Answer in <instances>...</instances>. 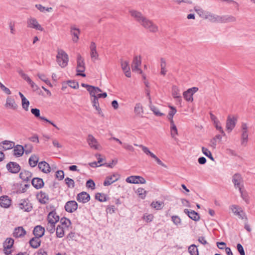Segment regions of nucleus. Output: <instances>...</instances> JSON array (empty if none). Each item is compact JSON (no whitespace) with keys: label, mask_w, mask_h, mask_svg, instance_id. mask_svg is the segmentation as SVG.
Here are the masks:
<instances>
[{"label":"nucleus","mask_w":255,"mask_h":255,"mask_svg":"<svg viewBox=\"0 0 255 255\" xmlns=\"http://www.w3.org/2000/svg\"><path fill=\"white\" fill-rule=\"evenodd\" d=\"M57 62L60 66L63 68L67 66L69 58L67 54L62 49H58L56 56Z\"/></svg>","instance_id":"f257e3e1"},{"label":"nucleus","mask_w":255,"mask_h":255,"mask_svg":"<svg viewBox=\"0 0 255 255\" xmlns=\"http://www.w3.org/2000/svg\"><path fill=\"white\" fill-rule=\"evenodd\" d=\"M143 27L148 30L149 32L156 33L158 31V27L151 20L145 17L141 23Z\"/></svg>","instance_id":"f03ea898"},{"label":"nucleus","mask_w":255,"mask_h":255,"mask_svg":"<svg viewBox=\"0 0 255 255\" xmlns=\"http://www.w3.org/2000/svg\"><path fill=\"white\" fill-rule=\"evenodd\" d=\"M77 75L85 77L86 76V75L83 73L85 70V63L84 62V59L82 58V56L79 54H78L77 55Z\"/></svg>","instance_id":"7ed1b4c3"},{"label":"nucleus","mask_w":255,"mask_h":255,"mask_svg":"<svg viewBox=\"0 0 255 255\" xmlns=\"http://www.w3.org/2000/svg\"><path fill=\"white\" fill-rule=\"evenodd\" d=\"M129 13L130 16L140 25L146 17L140 11L135 9H129Z\"/></svg>","instance_id":"20e7f679"},{"label":"nucleus","mask_w":255,"mask_h":255,"mask_svg":"<svg viewBox=\"0 0 255 255\" xmlns=\"http://www.w3.org/2000/svg\"><path fill=\"white\" fill-rule=\"evenodd\" d=\"M141 61L140 56H135L133 58L131 64V69L132 71L141 74L142 73V70L139 68L141 65Z\"/></svg>","instance_id":"39448f33"},{"label":"nucleus","mask_w":255,"mask_h":255,"mask_svg":"<svg viewBox=\"0 0 255 255\" xmlns=\"http://www.w3.org/2000/svg\"><path fill=\"white\" fill-rule=\"evenodd\" d=\"M120 178V175L117 173H114L111 175L107 176L104 182L103 185L107 186L118 181Z\"/></svg>","instance_id":"423d86ee"},{"label":"nucleus","mask_w":255,"mask_h":255,"mask_svg":"<svg viewBox=\"0 0 255 255\" xmlns=\"http://www.w3.org/2000/svg\"><path fill=\"white\" fill-rule=\"evenodd\" d=\"M232 182L236 188L241 189L244 188L243 179L239 173H236L233 175Z\"/></svg>","instance_id":"0eeeda50"},{"label":"nucleus","mask_w":255,"mask_h":255,"mask_svg":"<svg viewBox=\"0 0 255 255\" xmlns=\"http://www.w3.org/2000/svg\"><path fill=\"white\" fill-rule=\"evenodd\" d=\"M198 91V88L194 87L188 89L185 91L183 96L184 98L188 102H192L193 101V95L194 93Z\"/></svg>","instance_id":"6e6552de"},{"label":"nucleus","mask_w":255,"mask_h":255,"mask_svg":"<svg viewBox=\"0 0 255 255\" xmlns=\"http://www.w3.org/2000/svg\"><path fill=\"white\" fill-rule=\"evenodd\" d=\"M27 27L39 31H42L44 30L43 28L39 24L38 22L35 18H29L27 19Z\"/></svg>","instance_id":"1a4fd4ad"},{"label":"nucleus","mask_w":255,"mask_h":255,"mask_svg":"<svg viewBox=\"0 0 255 255\" xmlns=\"http://www.w3.org/2000/svg\"><path fill=\"white\" fill-rule=\"evenodd\" d=\"M81 86L83 87L87 88V91L89 92L90 95L92 97L93 106V107H96V87L84 83H82Z\"/></svg>","instance_id":"9d476101"},{"label":"nucleus","mask_w":255,"mask_h":255,"mask_svg":"<svg viewBox=\"0 0 255 255\" xmlns=\"http://www.w3.org/2000/svg\"><path fill=\"white\" fill-rule=\"evenodd\" d=\"M127 182L132 184H145L146 181L144 178L140 176H131L126 179Z\"/></svg>","instance_id":"9b49d317"},{"label":"nucleus","mask_w":255,"mask_h":255,"mask_svg":"<svg viewBox=\"0 0 255 255\" xmlns=\"http://www.w3.org/2000/svg\"><path fill=\"white\" fill-rule=\"evenodd\" d=\"M237 119L235 117L229 116L226 121V128L229 132H231L235 127Z\"/></svg>","instance_id":"f8f14e48"},{"label":"nucleus","mask_w":255,"mask_h":255,"mask_svg":"<svg viewBox=\"0 0 255 255\" xmlns=\"http://www.w3.org/2000/svg\"><path fill=\"white\" fill-rule=\"evenodd\" d=\"M7 170L12 173H17L20 170V166L15 162H9L6 166Z\"/></svg>","instance_id":"ddd939ff"},{"label":"nucleus","mask_w":255,"mask_h":255,"mask_svg":"<svg viewBox=\"0 0 255 255\" xmlns=\"http://www.w3.org/2000/svg\"><path fill=\"white\" fill-rule=\"evenodd\" d=\"M31 113L35 116L36 118H39L40 120H43L44 121H46V122L50 124L51 125H52L54 127H55L57 129H59V128L58 127L56 126V125L52 122L48 120L47 119L45 118L44 117H41L40 116V110L38 109L34 108V109H31Z\"/></svg>","instance_id":"4468645a"},{"label":"nucleus","mask_w":255,"mask_h":255,"mask_svg":"<svg viewBox=\"0 0 255 255\" xmlns=\"http://www.w3.org/2000/svg\"><path fill=\"white\" fill-rule=\"evenodd\" d=\"M64 207L67 212L73 213L77 210L78 204L75 201H69L65 204Z\"/></svg>","instance_id":"2eb2a0df"},{"label":"nucleus","mask_w":255,"mask_h":255,"mask_svg":"<svg viewBox=\"0 0 255 255\" xmlns=\"http://www.w3.org/2000/svg\"><path fill=\"white\" fill-rule=\"evenodd\" d=\"M17 206L20 209L26 212L30 211L32 208L31 204L25 200H21Z\"/></svg>","instance_id":"dca6fc26"},{"label":"nucleus","mask_w":255,"mask_h":255,"mask_svg":"<svg viewBox=\"0 0 255 255\" xmlns=\"http://www.w3.org/2000/svg\"><path fill=\"white\" fill-rule=\"evenodd\" d=\"M80 33V29L77 28L75 25H72L71 26L70 34L73 36L72 40L74 42H77L78 41Z\"/></svg>","instance_id":"f3484780"},{"label":"nucleus","mask_w":255,"mask_h":255,"mask_svg":"<svg viewBox=\"0 0 255 255\" xmlns=\"http://www.w3.org/2000/svg\"><path fill=\"white\" fill-rule=\"evenodd\" d=\"M76 199L78 202L85 203L90 200V196L86 192H82L77 195Z\"/></svg>","instance_id":"a211bd4d"},{"label":"nucleus","mask_w":255,"mask_h":255,"mask_svg":"<svg viewBox=\"0 0 255 255\" xmlns=\"http://www.w3.org/2000/svg\"><path fill=\"white\" fill-rule=\"evenodd\" d=\"M184 212L187 214L190 219L195 221H197L200 220L199 214L193 210L185 209Z\"/></svg>","instance_id":"6ab92c4d"},{"label":"nucleus","mask_w":255,"mask_h":255,"mask_svg":"<svg viewBox=\"0 0 255 255\" xmlns=\"http://www.w3.org/2000/svg\"><path fill=\"white\" fill-rule=\"evenodd\" d=\"M11 205V200L7 196L0 197V206L4 208H8Z\"/></svg>","instance_id":"aec40b11"},{"label":"nucleus","mask_w":255,"mask_h":255,"mask_svg":"<svg viewBox=\"0 0 255 255\" xmlns=\"http://www.w3.org/2000/svg\"><path fill=\"white\" fill-rule=\"evenodd\" d=\"M5 107L12 110H16L17 108V105L15 103L14 100L11 97L9 96L6 98Z\"/></svg>","instance_id":"412c9836"},{"label":"nucleus","mask_w":255,"mask_h":255,"mask_svg":"<svg viewBox=\"0 0 255 255\" xmlns=\"http://www.w3.org/2000/svg\"><path fill=\"white\" fill-rule=\"evenodd\" d=\"M45 233V229L40 225L36 226L34 228L33 233L35 237L39 238L42 237Z\"/></svg>","instance_id":"4be33fe9"},{"label":"nucleus","mask_w":255,"mask_h":255,"mask_svg":"<svg viewBox=\"0 0 255 255\" xmlns=\"http://www.w3.org/2000/svg\"><path fill=\"white\" fill-rule=\"evenodd\" d=\"M13 148H14L13 149V155L16 157H19L21 156L24 152V147L22 145L17 144L16 145L14 146Z\"/></svg>","instance_id":"5701e85b"},{"label":"nucleus","mask_w":255,"mask_h":255,"mask_svg":"<svg viewBox=\"0 0 255 255\" xmlns=\"http://www.w3.org/2000/svg\"><path fill=\"white\" fill-rule=\"evenodd\" d=\"M26 233V231L22 227H18L15 228L13 233V236L15 238H21L23 237Z\"/></svg>","instance_id":"b1692460"},{"label":"nucleus","mask_w":255,"mask_h":255,"mask_svg":"<svg viewBox=\"0 0 255 255\" xmlns=\"http://www.w3.org/2000/svg\"><path fill=\"white\" fill-rule=\"evenodd\" d=\"M59 220V216L53 211L50 212L47 216V221L51 224H56Z\"/></svg>","instance_id":"393cba45"},{"label":"nucleus","mask_w":255,"mask_h":255,"mask_svg":"<svg viewBox=\"0 0 255 255\" xmlns=\"http://www.w3.org/2000/svg\"><path fill=\"white\" fill-rule=\"evenodd\" d=\"M32 185L37 189L41 188L44 186V182L42 179L40 178H34L31 181Z\"/></svg>","instance_id":"a878e982"},{"label":"nucleus","mask_w":255,"mask_h":255,"mask_svg":"<svg viewBox=\"0 0 255 255\" xmlns=\"http://www.w3.org/2000/svg\"><path fill=\"white\" fill-rule=\"evenodd\" d=\"M121 66L123 70L125 72V75L127 77H131V73L130 71V68L129 66L128 62L127 61H122Z\"/></svg>","instance_id":"bb28decb"},{"label":"nucleus","mask_w":255,"mask_h":255,"mask_svg":"<svg viewBox=\"0 0 255 255\" xmlns=\"http://www.w3.org/2000/svg\"><path fill=\"white\" fill-rule=\"evenodd\" d=\"M166 65L167 63L165 58L161 57L160 58V66L161 69L160 74L161 75L165 76L166 74V73L167 72Z\"/></svg>","instance_id":"cd10ccee"},{"label":"nucleus","mask_w":255,"mask_h":255,"mask_svg":"<svg viewBox=\"0 0 255 255\" xmlns=\"http://www.w3.org/2000/svg\"><path fill=\"white\" fill-rule=\"evenodd\" d=\"M38 168L43 172L47 173L50 171L49 165L45 161H41L38 163Z\"/></svg>","instance_id":"c85d7f7f"},{"label":"nucleus","mask_w":255,"mask_h":255,"mask_svg":"<svg viewBox=\"0 0 255 255\" xmlns=\"http://www.w3.org/2000/svg\"><path fill=\"white\" fill-rule=\"evenodd\" d=\"M134 113L135 115L140 117H142L143 114V106L140 103H137L135 105L134 108Z\"/></svg>","instance_id":"c756f323"},{"label":"nucleus","mask_w":255,"mask_h":255,"mask_svg":"<svg viewBox=\"0 0 255 255\" xmlns=\"http://www.w3.org/2000/svg\"><path fill=\"white\" fill-rule=\"evenodd\" d=\"M37 198L39 202L41 204H46L49 200L48 195L46 193L42 191L37 194Z\"/></svg>","instance_id":"7c9ffc66"},{"label":"nucleus","mask_w":255,"mask_h":255,"mask_svg":"<svg viewBox=\"0 0 255 255\" xmlns=\"http://www.w3.org/2000/svg\"><path fill=\"white\" fill-rule=\"evenodd\" d=\"M172 95L174 98L176 99L177 101L179 102H180L181 101V96L180 93V90L176 86H172Z\"/></svg>","instance_id":"2f4dec72"},{"label":"nucleus","mask_w":255,"mask_h":255,"mask_svg":"<svg viewBox=\"0 0 255 255\" xmlns=\"http://www.w3.org/2000/svg\"><path fill=\"white\" fill-rule=\"evenodd\" d=\"M40 238L35 237L31 239L29 242L30 246L34 249L38 248L41 244Z\"/></svg>","instance_id":"473e14b6"},{"label":"nucleus","mask_w":255,"mask_h":255,"mask_svg":"<svg viewBox=\"0 0 255 255\" xmlns=\"http://www.w3.org/2000/svg\"><path fill=\"white\" fill-rule=\"evenodd\" d=\"M32 176V173L27 170H23L19 174V177L23 181L29 180Z\"/></svg>","instance_id":"72a5a7b5"},{"label":"nucleus","mask_w":255,"mask_h":255,"mask_svg":"<svg viewBox=\"0 0 255 255\" xmlns=\"http://www.w3.org/2000/svg\"><path fill=\"white\" fill-rule=\"evenodd\" d=\"M38 160V156L35 154H33L29 158V164L31 167H34L37 165Z\"/></svg>","instance_id":"f704fd0d"},{"label":"nucleus","mask_w":255,"mask_h":255,"mask_svg":"<svg viewBox=\"0 0 255 255\" xmlns=\"http://www.w3.org/2000/svg\"><path fill=\"white\" fill-rule=\"evenodd\" d=\"M14 244V240L11 238H7L3 243V248L4 250L10 249Z\"/></svg>","instance_id":"c9c22d12"},{"label":"nucleus","mask_w":255,"mask_h":255,"mask_svg":"<svg viewBox=\"0 0 255 255\" xmlns=\"http://www.w3.org/2000/svg\"><path fill=\"white\" fill-rule=\"evenodd\" d=\"M1 144H3V148L4 150H8L12 148L14 146V143L9 140H4L1 142Z\"/></svg>","instance_id":"e433bc0d"},{"label":"nucleus","mask_w":255,"mask_h":255,"mask_svg":"<svg viewBox=\"0 0 255 255\" xmlns=\"http://www.w3.org/2000/svg\"><path fill=\"white\" fill-rule=\"evenodd\" d=\"M237 18L232 15H223V23L235 22Z\"/></svg>","instance_id":"4c0bfd02"},{"label":"nucleus","mask_w":255,"mask_h":255,"mask_svg":"<svg viewBox=\"0 0 255 255\" xmlns=\"http://www.w3.org/2000/svg\"><path fill=\"white\" fill-rule=\"evenodd\" d=\"M188 250L190 255H199V251L197 247L194 244L190 246Z\"/></svg>","instance_id":"58836bf2"},{"label":"nucleus","mask_w":255,"mask_h":255,"mask_svg":"<svg viewBox=\"0 0 255 255\" xmlns=\"http://www.w3.org/2000/svg\"><path fill=\"white\" fill-rule=\"evenodd\" d=\"M134 145L140 147L145 154L147 155H149L151 157H152L154 156V154L151 152L147 147L142 144L138 145L137 144H134Z\"/></svg>","instance_id":"ea45409f"},{"label":"nucleus","mask_w":255,"mask_h":255,"mask_svg":"<svg viewBox=\"0 0 255 255\" xmlns=\"http://www.w3.org/2000/svg\"><path fill=\"white\" fill-rule=\"evenodd\" d=\"M64 227L58 225L56 228V236L58 238H62L64 235Z\"/></svg>","instance_id":"a19ab883"},{"label":"nucleus","mask_w":255,"mask_h":255,"mask_svg":"<svg viewBox=\"0 0 255 255\" xmlns=\"http://www.w3.org/2000/svg\"><path fill=\"white\" fill-rule=\"evenodd\" d=\"M87 142L91 147L96 149V139L91 134H89L87 138Z\"/></svg>","instance_id":"79ce46f5"},{"label":"nucleus","mask_w":255,"mask_h":255,"mask_svg":"<svg viewBox=\"0 0 255 255\" xmlns=\"http://www.w3.org/2000/svg\"><path fill=\"white\" fill-rule=\"evenodd\" d=\"M164 203L161 201H153L150 206L156 210H160L163 207Z\"/></svg>","instance_id":"37998d69"},{"label":"nucleus","mask_w":255,"mask_h":255,"mask_svg":"<svg viewBox=\"0 0 255 255\" xmlns=\"http://www.w3.org/2000/svg\"><path fill=\"white\" fill-rule=\"evenodd\" d=\"M61 226L64 227V228H67L71 225V221L70 220L66 218H62L60 220V222Z\"/></svg>","instance_id":"c03bdc74"},{"label":"nucleus","mask_w":255,"mask_h":255,"mask_svg":"<svg viewBox=\"0 0 255 255\" xmlns=\"http://www.w3.org/2000/svg\"><path fill=\"white\" fill-rule=\"evenodd\" d=\"M240 193H241V197L243 198V199L247 203H249V196L248 193L245 191L243 190V189H239Z\"/></svg>","instance_id":"a18cd8bd"},{"label":"nucleus","mask_w":255,"mask_h":255,"mask_svg":"<svg viewBox=\"0 0 255 255\" xmlns=\"http://www.w3.org/2000/svg\"><path fill=\"white\" fill-rule=\"evenodd\" d=\"M202 151L203 153L206 155L207 157H209L212 161L214 160V158L213 157L212 153L210 151H209L207 148L204 147H202Z\"/></svg>","instance_id":"49530a36"},{"label":"nucleus","mask_w":255,"mask_h":255,"mask_svg":"<svg viewBox=\"0 0 255 255\" xmlns=\"http://www.w3.org/2000/svg\"><path fill=\"white\" fill-rule=\"evenodd\" d=\"M149 107L150 110L153 112L155 115L157 116H162L163 115V114L160 112L157 108L152 105L151 104H150Z\"/></svg>","instance_id":"de8ad7c7"},{"label":"nucleus","mask_w":255,"mask_h":255,"mask_svg":"<svg viewBox=\"0 0 255 255\" xmlns=\"http://www.w3.org/2000/svg\"><path fill=\"white\" fill-rule=\"evenodd\" d=\"M65 184L67 187L70 188H73L75 186V182L74 180L69 177H66L65 179Z\"/></svg>","instance_id":"09e8293b"},{"label":"nucleus","mask_w":255,"mask_h":255,"mask_svg":"<svg viewBox=\"0 0 255 255\" xmlns=\"http://www.w3.org/2000/svg\"><path fill=\"white\" fill-rule=\"evenodd\" d=\"M37 75L38 77L42 81L44 82L46 84L49 85L50 86H52V85L50 81L46 78V76L44 74L38 73Z\"/></svg>","instance_id":"8fccbe9b"},{"label":"nucleus","mask_w":255,"mask_h":255,"mask_svg":"<svg viewBox=\"0 0 255 255\" xmlns=\"http://www.w3.org/2000/svg\"><path fill=\"white\" fill-rule=\"evenodd\" d=\"M195 10L201 17L205 19L207 11H205L202 8L196 7H195Z\"/></svg>","instance_id":"3c124183"},{"label":"nucleus","mask_w":255,"mask_h":255,"mask_svg":"<svg viewBox=\"0 0 255 255\" xmlns=\"http://www.w3.org/2000/svg\"><path fill=\"white\" fill-rule=\"evenodd\" d=\"M97 167L101 166V164H103L105 161L106 159L105 157L102 156L101 154H98L97 153Z\"/></svg>","instance_id":"603ef678"},{"label":"nucleus","mask_w":255,"mask_h":255,"mask_svg":"<svg viewBox=\"0 0 255 255\" xmlns=\"http://www.w3.org/2000/svg\"><path fill=\"white\" fill-rule=\"evenodd\" d=\"M205 19H208L211 22L214 23L215 14L207 11Z\"/></svg>","instance_id":"864d4df0"},{"label":"nucleus","mask_w":255,"mask_h":255,"mask_svg":"<svg viewBox=\"0 0 255 255\" xmlns=\"http://www.w3.org/2000/svg\"><path fill=\"white\" fill-rule=\"evenodd\" d=\"M214 125L216 127V129L220 132V133L222 134L223 136L226 135V133L223 130L221 126L220 125V123L219 121H216V122H214Z\"/></svg>","instance_id":"5fc2aeb1"},{"label":"nucleus","mask_w":255,"mask_h":255,"mask_svg":"<svg viewBox=\"0 0 255 255\" xmlns=\"http://www.w3.org/2000/svg\"><path fill=\"white\" fill-rule=\"evenodd\" d=\"M55 224H51V223H49V222L47 223L46 226V230L50 234L53 233L54 232L55 230Z\"/></svg>","instance_id":"6e6d98bb"},{"label":"nucleus","mask_w":255,"mask_h":255,"mask_svg":"<svg viewBox=\"0 0 255 255\" xmlns=\"http://www.w3.org/2000/svg\"><path fill=\"white\" fill-rule=\"evenodd\" d=\"M21 104L22 108L25 111H27L28 110V107L29 105V101L26 98H24V99L21 101Z\"/></svg>","instance_id":"4d7b16f0"},{"label":"nucleus","mask_w":255,"mask_h":255,"mask_svg":"<svg viewBox=\"0 0 255 255\" xmlns=\"http://www.w3.org/2000/svg\"><path fill=\"white\" fill-rule=\"evenodd\" d=\"M32 149H33V146L31 144H26L24 145V152H25V153L26 154H28L32 152Z\"/></svg>","instance_id":"13d9d810"},{"label":"nucleus","mask_w":255,"mask_h":255,"mask_svg":"<svg viewBox=\"0 0 255 255\" xmlns=\"http://www.w3.org/2000/svg\"><path fill=\"white\" fill-rule=\"evenodd\" d=\"M248 131H243L242 134V144H244L246 143L248 141Z\"/></svg>","instance_id":"bf43d9fd"},{"label":"nucleus","mask_w":255,"mask_h":255,"mask_svg":"<svg viewBox=\"0 0 255 255\" xmlns=\"http://www.w3.org/2000/svg\"><path fill=\"white\" fill-rule=\"evenodd\" d=\"M97 200L100 202H105L107 200V196L104 194L97 193Z\"/></svg>","instance_id":"052dcab7"},{"label":"nucleus","mask_w":255,"mask_h":255,"mask_svg":"<svg viewBox=\"0 0 255 255\" xmlns=\"http://www.w3.org/2000/svg\"><path fill=\"white\" fill-rule=\"evenodd\" d=\"M137 192L139 196L142 198L144 199L145 197L146 191L142 188H139L137 190Z\"/></svg>","instance_id":"680f3d73"},{"label":"nucleus","mask_w":255,"mask_h":255,"mask_svg":"<svg viewBox=\"0 0 255 255\" xmlns=\"http://www.w3.org/2000/svg\"><path fill=\"white\" fill-rule=\"evenodd\" d=\"M86 187L91 189H94L95 187V183L92 179H89L86 182Z\"/></svg>","instance_id":"e2e57ef3"},{"label":"nucleus","mask_w":255,"mask_h":255,"mask_svg":"<svg viewBox=\"0 0 255 255\" xmlns=\"http://www.w3.org/2000/svg\"><path fill=\"white\" fill-rule=\"evenodd\" d=\"M56 177L59 180H62L64 177V173L62 170H58L56 172Z\"/></svg>","instance_id":"0e129e2a"},{"label":"nucleus","mask_w":255,"mask_h":255,"mask_svg":"<svg viewBox=\"0 0 255 255\" xmlns=\"http://www.w3.org/2000/svg\"><path fill=\"white\" fill-rule=\"evenodd\" d=\"M0 88L1 90L7 95L11 94L10 90L0 82Z\"/></svg>","instance_id":"69168bd1"},{"label":"nucleus","mask_w":255,"mask_h":255,"mask_svg":"<svg viewBox=\"0 0 255 255\" xmlns=\"http://www.w3.org/2000/svg\"><path fill=\"white\" fill-rule=\"evenodd\" d=\"M237 249L240 255H245V253L243 247L241 244H238L237 245Z\"/></svg>","instance_id":"338daca9"},{"label":"nucleus","mask_w":255,"mask_h":255,"mask_svg":"<svg viewBox=\"0 0 255 255\" xmlns=\"http://www.w3.org/2000/svg\"><path fill=\"white\" fill-rule=\"evenodd\" d=\"M172 221L176 225H178L181 223V219L177 216H173L172 217Z\"/></svg>","instance_id":"774afa93"}]
</instances>
